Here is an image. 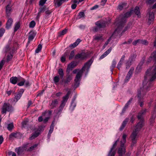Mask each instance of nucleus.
Returning a JSON list of instances; mask_svg holds the SVG:
<instances>
[{"label":"nucleus","instance_id":"obj_5","mask_svg":"<svg viewBox=\"0 0 156 156\" xmlns=\"http://www.w3.org/2000/svg\"><path fill=\"white\" fill-rule=\"evenodd\" d=\"M148 91L145 90L144 85L138 90L137 96L139 99V102L140 103V106L141 107H142L143 105V100L144 95Z\"/></svg>","mask_w":156,"mask_h":156},{"label":"nucleus","instance_id":"obj_49","mask_svg":"<svg viewBox=\"0 0 156 156\" xmlns=\"http://www.w3.org/2000/svg\"><path fill=\"white\" fill-rule=\"evenodd\" d=\"M146 3L147 4L151 5L153 4L156 0H145Z\"/></svg>","mask_w":156,"mask_h":156},{"label":"nucleus","instance_id":"obj_10","mask_svg":"<svg viewBox=\"0 0 156 156\" xmlns=\"http://www.w3.org/2000/svg\"><path fill=\"white\" fill-rule=\"evenodd\" d=\"M127 136V135L125 134H123L122 140L121 141L119 142V139H118L116 141H115V143L112 145V146H116L117 145V143L118 142H119L120 144L119 146H124L126 142V138Z\"/></svg>","mask_w":156,"mask_h":156},{"label":"nucleus","instance_id":"obj_53","mask_svg":"<svg viewBox=\"0 0 156 156\" xmlns=\"http://www.w3.org/2000/svg\"><path fill=\"white\" fill-rule=\"evenodd\" d=\"M84 13L83 12H80L78 14V18L79 19H80L81 18L84 17Z\"/></svg>","mask_w":156,"mask_h":156},{"label":"nucleus","instance_id":"obj_44","mask_svg":"<svg viewBox=\"0 0 156 156\" xmlns=\"http://www.w3.org/2000/svg\"><path fill=\"white\" fill-rule=\"evenodd\" d=\"M58 73L60 76V78L63 79L64 76V73L62 69L60 68L58 69Z\"/></svg>","mask_w":156,"mask_h":156},{"label":"nucleus","instance_id":"obj_58","mask_svg":"<svg viewBox=\"0 0 156 156\" xmlns=\"http://www.w3.org/2000/svg\"><path fill=\"white\" fill-rule=\"evenodd\" d=\"M76 106V103L75 102H71L70 107L73 110Z\"/></svg>","mask_w":156,"mask_h":156},{"label":"nucleus","instance_id":"obj_42","mask_svg":"<svg viewBox=\"0 0 156 156\" xmlns=\"http://www.w3.org/2000/svg\"><path fill=\"white\" fill-rule=\"evenodd\" d=\"M136 55L135 54H134L133 55H131L129 58L128 60L132 62L133 61L135 60L136 57Z\"/></svg>","mask_w":156,"mask_h":156},{"label":"nucleus","instance_id":"obj_35","mask_svg":"<svg viewBox=\"0 0 156 156\" xmlns=\"http://www.w3.org/2000/svg\"><path fill=\"white\" fill-rule=\"evenodd\" d=\"M14 125L13 122L8 124L7 125V128L8 130L11 131L13 129Z\"/></svg>","mask_w":156,"mask_h":156},{"label":"nucleus","instance_id":"obj_63","mask_svg":"<svg viewBox=\"0 0 156 156\" xmlns=\"http://www.w3.org/2000/svg\"><path fill=\"white\" fill-rule=\"evenodd\" d=\"M8 154L9 155H12V156H16V154L15 152H12L11 151L8 152Z\"/></svg>","mask_w":156,"mask_h":156},{"label":"nucleus","instance_id":"obj_32","mask_svg":"<svg viewBox=\"0 0 156 156\" xmlns=\"http://www.w3.org/2000/svg\"><path fill=\"white\" fill-rule=\"evenodd\" d=\"M129 119L126 118L123 122L122 125L120 128V130H122L126 126L127 122H128Z\"/></svg>","mask_w":156,"mask_h":156},{"label":"nucleus","instance_id":"obj_26","mask_svg":"<svg viewBox=\"0 0 156 156\" xmlns=\"http://www.w3.org/2000/svg\"><path fill=\"white\" fill-rule=\"evenodd\" d=\"M112 50V48H110L107 51L105 52L100 57L99 59H101L103 58L107 55Z\"/></svg>","mask_w":156,"mask_h":156},{"label":"nucleus","instance_id":"obj_45","mask_svg":"<svg viewBox=\"0 0 156 156\" xmlns=\"http://www.w3.org/2000/svg\"><path fill=\"white\" fill-rule=\"evenodd\" d=\"M132 62L128 60L126 63V69H128L132 65Z\"/></svg>","mask_w":156,"mask_h":156},{"label":"nucleus","instance_id":"obj_46","mask_svg":"<svg viewBox=\"0 0 156 156\" xmlns=\"http://www.w3.org/2000/svg\"><path fill=\"white\" fill-rule=\"evenodd\" d=\"M75 55V51L74 50L72 51L69 56V60H71L74 57Z\"/></svg>","mask_w":156,"mask_h":156},{"label":"nucleus","instance_id":"obj_20","mask_svg":"<svg viewBox=\"0 0 156 156\" xmlns=\"http://www.w3.org/2000/svg\"><path fill=\"white\" fill-rule=\"evenodd\" d=\"M126 152V149L125 147H120L118 150V153L119 156H123Z\"/></svg>","mask_w":156,"mask_h":156},{"label":"nucleus","instance_id":"obj_59","mask_svg":"<svg viewBox=\"0 0 156 156\" xmlns=\"http://www.w3.org/2000/svg\"><path fill=\"white\" fill-rule=\"evenodd\" d=\"M138 43L140 44V39H138L134 41L132 44L134 45H136Z\"/></svg>","mask_w":156,"mask_h":156},{"label":"nucleus","instance_id":"obj_52","mask_svg":"<svg viewBox=\"0 0 156 156\" xmlns=\"http://www.w3.org/2000/svg\"><path fill=\"white\" fill-rule=\"evenodd\" d=\"M59 78L58 76H56L54 77L53 80L55 83H58L59 82Z\"/></svg>","mask_w":156,"mask_h":156},{"label":"nucleus","instance_id":"obj_23","mask_svg":"<svg viewBox=\"0 0 156 156\" xmlns=\"http://www.w3.org/2000/svg\"><path fill=\"white\" fill-rule=\"evenodd\" d=\"M152 59H153L156 63V50L151 54V56L148 59L147 62H150Z\"/></svg>","mask_w":156,"mask_h":156},{"label":"nucleus","instance_id":"obj_33","mask_svg":"<svg viewBox=\"0 0 156 156\" xmlns=\"http://www.w3.org/2000/svg\"><path fill=\"white\" fill-rule=\"evenodd\" d=\"M20 22H17L15 23L14 26V32H15L20 28Z\"/></svg>","mask_w":156,"mask_h":156},{"label":"nucleus","instance_id":"obj_13","mask_svg":"<svg viewBox=\"0 0 156 156\" xmlns=\"http://www.w3.org/2000/svg\"><path fill=\"white\" fill-rule=\"evenodd\" d=\"M77 65L76 62L73 61L71 62L67 66L66 69V72L68 74H69L70 72Z\"/></svg>","mask_w":156,"mask_h":156},{"label":"nucleus","instance_id":"obj_57","mask_svg":"<svg viewBox=\"0 0 156 156\" xmlns=\"http://www.w3.org/2000/svg\"><path fill=\"white\" fill-rule=\"evenodd\" d=\"M47 0H40L39 3V5L43 6Z\"/></svg>","mask_w":156,"mask_h":156},{"label":"nucleus","instance_id":"obj_30","mask_svg":"<svg viewBox=\"0 0 156 156\" xmlns=\"http://www.w3.org/2000/svg\"><path fill=\"white\" fill-rule=\"evenodd\" d=\"M36 35V34L33 31H31L29 33V36L28 40L31 41H32Z\"/></svg>","mask_w":156,"mask_h":156},{"label":"nucleus","instance_id":"obj_48","mask_svg":"<svg viewBox=\"0 0 156 156\" xmlns=\"http://www.w3.org/2000/svg\"><path fill=\"white\" fill-rule=\"evenodd\" d=\"M36 24L35 21L34 20L32 21L30 23L29 27L30 28H34Z\"/></svg>","mask_w":156,"mask_h":156},{"label":"nucleus","instance_id":"obj_1","mask_svg":"<svg viewBox=\"0 0 156 156\" xmlns=\"http://www.w3.org/2000/svg\"><path fill=\"white\" fill-rule=\"evenodd\" d=\"M146 111V109H143L138 113V115L137 116L138 119L140 120V121L136 126L135 129L133 130L130 136L133 145H134L136 143L137 139L138 137L137 134L144 126V120L143 115L145 114Z\"/></svg>","mask_w":156,"mask_h":156},{"label":"nucleus","instance_id":"obj_60","mask_svg":"<svg viewBox=\"0 0 156 156\" xmlns=\"http://www.w3.org/2000/svg\"><path fill=\"white\" fill-rule=\"evenodd\" d=\"M5 62V61L4 60H2V61L0 62V70H1Z\"/></svg>","mask_w":156,"mask_h":156},{"label":"nucleus","instance_id":"obj_4","mask_svg":"<svg viewBox=\"0 0 156 156\" xmlns=\"http://www.w3.org/2000/svg\"><path fill=\"white\" fill-rule=\"evenodd\" d=\"M151 75L152 76L150 80L147 82L145 85H144L146 91H149L150 90L153 85L152 82L156 79V65L153 67Z\"/></svg>","mask_w":156,"mask_h":156},{"label":"nucleus","instance_id":"obj_37","mask_svg":"<svg viewBox=\"0 0 156 156\" xmlns=\"http://www.w3.org/2000/svg\"><path fill=\"white\" fill-rule=\"evenodd\" d=\"M115 154V149L113 147L111 149L108 156H114Z\"/></svg>","mask_w":156,"mask_h":156},{"label":"nucleus","instance_id":"obj_56","mask_svg":"<svg viewBox=\"0 0 156 156\" xmlns=\"http://www.w3.org/2000/svg\"><path fill=\"white\" fill-rule=\"evenodd\" d=\"M148 44V41L147 40H143L140 39V44H142L145 45H147Z\"/></svg>","mask_w":156,"mask_h":156},{"label":"nucleus","instance_id":"obj_54","mask_svg":"<svg viewBox=\"0 0 156 156\" xmlns=\"http://www.w3.org/2000/svg\"><path fill=\"white\" fill-rule=\"evenodd\" d=\"M5 31V30L3 28H2L0 29V37H1L3 36Z\"/></svg>","mask_w":156,"mask_h":156},{"label":"nucleus","instance_id":"obj_15","mask_svg":"<svg viewBox=\"0 0 156 156\" xmlns=\"http://www.w3.org/2000/svg\"><path fill=\"white\" fill-rule=\"evenodd\" d=\"M134 71V68L133 67H131L127 74L125 80V83L127 82L130 79L132 76Z\"/></svg>","mask_w":156,"mask_h":156},{"label":"nucleus","instance_id":"obj_7","mask_svg":"<svg viewBox=\"0 0 156 156\" xmlns=\"http://www.w3.org/2000/svg\"><path fill=\"white\" fill-rule=\"evenodd\" d=\"M114 24H117V28L115 30V31H114V33H113V34L112 35V36L111 37H110L107 40V41L105 43V44H104L103 48H105L107 46V45L108 44L109 42L110 41H111V39L113 37H115V36H117L119 34L120 32L122 29V28H120V27L119 26L118 24L116 22H115Z\"/></svg>","mask_w":156,"mask_h":156},{"label":"nucleus","instance_id":"obj_47","mask_svg":"<svg viewBox=\"0 0 156 156\" xmlns=\"http://www.w3.org/2000/svg\"><path fill=\"white\" fill-rule=\"evenodd\" d=\"M42 45L41 44H39L37 47V48L35 50V52L36 53H38L40 52L42 49Z\"/></svg>","mask_w":156,"mask_h":156},{"label":"nucleus","instance_id":"obj_2","mask_svg":"<svg viewBox=\"0 0 156 156\" xmlns=\"http://www.w3.org/2000/svg\"><path fill=\"white\" fill-rule=\"evenodd\" d=\"M93 62V60L90 59L84 64L81 69L80 70L79 69H77L73 71V74H75L77 73L74 80V87H75L76 88L79 86L83 73L86 70V75L87 74Z\"/></svg>","mask_w":156,"mask_h":156},{"label":"nucleus","instance_id":"obj_41","mask_svg":"<svg viewBox=\"0 0 156 156\" xmlns=\"http://www.w3.org/2000/svg\"><path fill=\"white\" fill-rule=\"evenodd\" d=\"M126 6V3H124L121 4H120L118 5V9L120 10H122L123 7H125Z\"/></svg>","mask_w":156,"mask_h":156},{"label":"nucleus","instance_id":"obj_16","mask_svg":"<svg viewBox=\"0 0 156 156\" xmlns=\"http://www.w3.org/2000/svg\"><path fill=\"white\" fill-rule=\"evenodd\" d=\"M24 90L23 89H21L20 90V91L15 96L14 99V101L16 102L20 99L24 92Z\"/></svg>","mask_w":156,"mask_h":156},{"label":"nucleus","instance_id":"obj_11","mask_svg":"<svg viewBox=\"0 0 156 156\" xmlns=\"http://www.w3.org/2000/svg\"><path fill=\"white\" fill-rule=\"evenodd\" d=\"M70 94V91H69L67 92L66 95L63 97L62 100L61 101V103L59 107L60 109H62L63 108L66 102L69 98V96Z\"/></svg>","mask_w":156,"mask_h":156},{"label":"nucleus","instance_id":"obj_29","mask_svg":"<svg viewBox=\"0 0 156 156\" xmlns=\"http://www.w3.org/2000/svg\"><path fill=\"white\" fill-rule=\"evenodd\" d=\"M13 20L11 18H9L7 20L6 23V27L8 29H9L12 24Z\"/></svg>","mask_w":156,"mask_h":156},{"label":"nucleus","instance_id":"obj_12","mask_svg":"<svg viewBox=\"0 0 156 156\" xmlns=\"http://www.w3.org/2000/svg\"><path fill=\"white\" fill-rule=\"evenodd\" d=\"M44 127L42 126H39L37 130L30 137V139L32 140L37 137L40 134L41 132L44 130Z\"/></svg>","mask_w":156,"mask_h":156},{"label":"nucleus","instance_id":"obj_8","mask_svg":"<svg viewBox=\"0 0 156 156\" xmlns=\"http://www.w3.org/2000/svg\"><path fill=\"white\" fill-rule=\"evenodd\" d=\"M2 113L5 114L7 112H11L13 111V107L9 103H4L2 107Z\"/></svg>","mask_w":156,"mask_h":156},{"label":"nucleus","instance_id":"obj_28","mask_svg":"<svg viewBox=\"0 0 156 156\" xmlns=\"http://www.w3.org/2000/svg\"><path fill=\"white\" fill-rule=\"evenodd\" d=\"M67 74V77L66 78V79L65 81V83L67 84L69 83L71 80H72L73 78V76L72 74Z\"/></svg>","mask_w":156,"mask_h":156},{"label":"nucleus","instance_id":"obj_27","mask_svg":"<svg viewBox=\"0 0 156 156\" xmlns=\"http://www.w3.org/2000/svg\"><path fill=\"white\" fill-rule=\"evenodd\" d=\"M12 10V9L11 7L9 5H7L6 7V14L7 16L8 17L9 16Z\"/></svg>","mask_w":156,"mask_h":156},{"label":"nucleus","instance_id":"obj_31","mask_svg":"<svg viewBox=\"0 0 156 156\" xmlns=\"http://www.w3.org/2000/svg\"><path fill=\"white\" fill-rule=\"evenodd\" d=\"M66 0H54V3L58 7L61 5Z\"/></svg>","mask_w":156,"mask_h":156},{"label":"nucleus","instance_id":"obj_38","mask_svg":"<svg viewBox=\"0 0 156 156\" xmlns=\"http://www.w3.org/2000/svg\"><path fill=\"white\" fill-rule=\"evenodd\" d=\"M58 103V101L57 99H55L53 101L51 105V108H53L55 107L56 105H57Z\"/></svg>","mask_w":156,"mask_h":156},{"label":"nucleus","instance_id":"obj_36","mask_svg":"<svg viewBox=\"0 0 156 156\" xmlns=\"http://www.w3.org/2000/svg\"><path fill=\"white\" fill-rule=\"evenodd\" d=\"M19 80L20 81H21L17 83V85L20 86H23L24 85V83L25 82V80L24 78L20 77V78L19 79Z\"/></svg>","mask_w":156,"mask_h":156},{"label":"nucleus","instance_id":"obj_43","mask_svg":"<svg viewBox=\"0 0 156 156\" xmlns=\"http://www.w3.org/2000/svg\"><path fill=\"white\" fill-rule=\"evenodd\" d=\"M94 40H100L102 39V37L101 35H95L93 37Z\"/></svg>","mask_w":156,"mask_h":156},{"label":"nucleus","instance_id":"obj_39","mask_svg":"<svg viewBox=\"0 0 156 156\" xmlns=\"http://www.w3.org/2000/svg\"><path fill=\"white\" fill-rule=\"evenodd\" d=\"M47 8L46 6H43L39 8L38 12L41 14V13L45 12Z\"/></svg>","mask_w":156,"mask_h":156},{"label":"nucleus","instance_id":"obj_9","mask_svg":"<svg viewBox=\"0 0 156 156\" xmlns=\"http://www.w3.org/2000/svg\"><path fill=\"white\" fill-rule=\"evenodd\" d=\"M106 22L105 21H98L95 23V25L97 26L93 28V31L96 32L98 31V28H104L105 26Z\"/></svg>","mask_w":156,"mask_h":156},{"label":"nucleus","instance_id":"obj_3","mask_svg":"<svg viewBox=\"0 0 156 156\" xmlns=\"http://www.w3.org/2000/svg\"><path fill=\"white\" fill-rule=\"evenodd\" d=\"M133 12L138 17L140 18V9L138 6H136L134 10L132 8L128 12L124 14H121L119 17L120 21L118 23H117L120 26V28H122L127 21V18L130 17Z\"/></svg>","mask_w":156,"mask_h":156},{"label":"nucleus","instance_id":"obj_51","mask_svg":"<svg viewBox=\"0 0 156 156\" xmlns=\"http://www.w3.org/2000/svg\"><path fill=\"white\" fill-rule=\"evenodd\" d=\"M52 110H48V111H45V112L42 113V116H44L47 113H48V115H50L52 113Z\"/></svg>","mask_w":156,"mask_h":156},{"label":"nucleus","instance_id":"obj_55","mask_svg":"<svg viewBox=\"0 0 156 156\" xmlns=\"http://www.w3.org/2000/svg\"><path fill=\"white\" fill-rule=\"evenodd\" d=\"M67 32V29H65L63 30L61 32L59 33V36L63 35L66 34Z\"/></svg>","mask_w":156,"mask_h":156},{"label":"nucleus","instance_id":"obj_50","mask_svg":"<svg viewBox=\"0 0 156 156\" xmlns=\"http://www.w3.org/2000/svg\"><path fill=\"white\" fill-rule=\"evenodd\" d=\"M141 67L139 66H138L137 68L136 69V70L135 71V73L136 74H137L138 73H139L140 72L141 70Z\"/></svg>","mask_w":156,"mask_h":156},{"label":"nucleus","instance_id":"obj_22","mask_svg":"<svg viewBox=\"0 0 156 156\" xmlns=\"http://www.w3.org/2000/svg\"><path fill=\"white\" fill-rule=\"evenodd\" d=\"M155 109L153 111L152 115L150 118V122L152 123L154 122V120L156 117V105L155 106Z\"/></svg>","mask_w":156,"mask_h":156},{"label":"nucleus","instance_id":"obj_18","mask_svg":"<svg viewBox=\"0 0 156 156\" xmlns=\"http://www.w3.org/2000/svg\"><path fill=\"white\" fill-rule=\"evenodd\" d=\"M25 147H16L15 150V152L17 153L18 155H21L24 153Z\"/></svg>","mask_w":156,"mask_h":156},{"label":"nucleus","instance_id":"obj_19","mask_svg":"<svg viewBox=\"0 0 156 156\" xmlns=\"http://www.w3.org/2000/svg\"><path fill=\"white\" fill-rule=\"evenodd\" d=\"M133 98H131L129 100L127 101L125 105V106L123 108L122 110V112L121 113V114L122 115L126 111V109L128 108L129 107V105L131 103Z\"/></svg>","mask_w":156,"mask_h":156},{"label":"nucleus","instance_id":"obj_14","mask_svg":"<svg viewBox=\"0 0 156 156\" xmlns=\"http://www.w3.org/2000/svg\"><path fill=\"white\" fill-rule=\"evenodd\" d=\"M88 56V55L87 53L82 52L77 54L75 57V59H80L81 60H83L87 58Z\"/></svg>","mask_w":156,"mask_h":156},{"label":"nucleus","instance_id":"obj_21","mask_svg":"<svg viewBox=\"0 0 156 156\" xmlns=\"http://www.w3.org/2000/svg\"><path fill=\"white\" fill-rule=\"evenodd\" d=\"M10 82L13 84H16L18 81H20L19 79L16 76L11 77L9 80Z\"/></svg>","mask_w":156,"mask_h":156},{"label":"nucleus","instance_id":"obj_24","mask_svg":"<svg viewBox=\"0 0 156 156\" xmlns=\"http://www.w3.org/2000/svg\"><path fill=\"white\" fill-rule=\"evenodd\" d=\"M125 58V55H123L122 57L120 59L119 61V62L117 66V68L119 69L120 70V68L121 67V66L122 64L123 63V61L124 60Z\"/></svg>","mask_w":156,"mask_h":156},{"label":"nucleus","instance_id":"obj_25","mask_svg":"<svg viewBox=\"0 0 156 156\" xmlns=\"http://www.w3.org/2000/svg\"><path fill=\"white\" fill-rule=\"evenodd\" d=\"M81 41L80 39H77L75 42L70 45L69 46V48H73L76 47L78 45Z\"/></svg>","mask_w":156,"mask_h":156},{"label":"nucleus","instance_id":"obj_6","mask_svg":"<svg viewBox=\"0 0 156 156\" xmlns=\"http://www.w3.org/2000/svg\"><path fill=\"white\" fill-rule=\"evenodd\" d=\"M156 9V3L152 6V8H150L148 10V19L147 21V23L148 25H150L153 23L154 19V12L153 10V9Z\"/></svg>","mask_w":156,"mask_h":156},{"label":"nucleus","instance_id":"obj_64","mask_svg":"<svg viewBox=\"0 0 156 156\" xmlns=\"http://www.w3.org/2000/svg\"><path fill=\"white\" fill-rule=\"evenodd\" d=\"M12 58V55H8L7 57V62L9 61Z\"/></svg>","mask_w":156,"mask_h":156},{"label":"nucleus","instance_id":"obj_40","mask_svg":"<svg viewBox=\"0 0 156 156\" xmlns=\"http://www.w3.org/2000/svg\"><path fill=\"white\" fill-rule=\"evenodd\" d=\"M55 122V121L54 120L52 122L50 126V129L48 132V133H51L53 131L54 126Z\"/></svg>","mask_w":156,"mask_h":156},{"label":"nucleus","instance_id":"obj_62","mask_svg":"<svg viewBox=\"0 0 156 156\" xmlns=\"http://www.w3.org/2000/svg\"><path fill=\"white\" fill-rule=\"evenodd\" d=\"M99 7V5H94V6L92 7L90 9V10H95L97 9Z\"/></svg>","mask_w":156,"mask_h":156},{"label":"nucleus","instance_id":"obj_17","mask_svg":"<svg viewBox=\"0 0 156 156\" xmlns=\"http://www.w3.org/2000/svg\"><path fill=\"white\" fill-rule=\"evenodd\" d=\"M21 136V134L19 132H12L9 135V138L10 140H11L13 139V138H18Z\"/></svg>","mask_w":156,"mask_h":156},{"label":"nucleus","instance_id":"obj_34","mask_svg":"<svg viewBox=\"0 0 156 156\" xmlns=\"http://www.w3.org/2000/svg\"><path fill=\"white\" fill-rule=\"evenodd\" d=\"M116 64V62L115 60H113L112 61V64L110 67L111 71L112 72V73L114 68L115 67Z\"/></svg>","mask_w":156,"mask_h":156},{"label":"nucleus","instance_id":"obj_61","mask_svg":"<svg viewBox=\"0 0 156 156\" xmlns=\"http://www.w3.org/2000/svg\"><path fill=\"white\" fill-rule=\"evenodd\" d=\"M52 12L51 10H49L48 8H47V10L45 11V13L47 15H49Z\"/></svg>","mask_w":156,"mask_h":156}]
</instances>
